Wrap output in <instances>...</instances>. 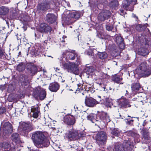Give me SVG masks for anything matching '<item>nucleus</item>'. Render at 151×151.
I'll return each instance as SVG.
<instances>
[{"instance_id":"1","label":"nucleus","mask_w":151,"mask_h":151,"mask_svg":"<svg viewBox=\"0 0 151 151\" xmlns=\"http://www.w3.org/2000/svg\"><path fill=\"white\" fill-rule=\"evenodd\" d=\"M31 138L35 145L38 148H42L48 145L45 136L41 132L36 131L33 132Z\"/></svg>"},{"instance_id":"2","label":"nucleus","mask_w":151,"mask_h":151,"mask_svg":"<svg viewBox=\"0 0 151 151\" xmlns=\"http://www.w3.org/2000/svg\"><path fill=\"white\" fill-rule=\"evenodd\" d=\"M63 58H61L60 60V65L63 66L64 68L66 69L68 72L72 73L76 75H78L79 73V69L78 66L80 64V60L77 59L76 63L69 62L63 64L62 62Z\"/></svg>"},{"instance_id":"3","label":"nucleus","mask_w":151,"mask_h":151,"mask_svg":"<svg viewBox=\"0 0 151 151\" xmlns=\"http://www.w3.org/2000/svg\"><path fill=\"white\" fill-rule=\"evenodd\" d=\"M94 116L92 114H90L87 117V119L91 121L93 123H94L95 121H102L104 123H107L110 121L111 120L109 116L105 112H102L100 113L96 116V119L94 118Z\"/></svg>"},{"instance_id":"4","label":"nucleus","mask_w":151,"mask_h":151,"mask_svg":"<svg viewBox=\"0 0 151 151\" xmlns=\"http://www.w3.org/2000/svg\"><path fill=\"white\" fill-rule=\"evenodd\" d=\"M139 69H137V74L140 76L147 77L151 74V68L145 62L141 63Z\"/></svg>"},{"instance_id":"5","label":"nucleus","mask_w":151,"mask_h":151,"mask_svg":"<svg viewBox=\"0 0 151 151\" xmlns=\"http://www.w3.org/2000/svg\"><path fill=\"white\" fill-rule=\"evenodd\" d=\"M2 127L1 128L0 135L3 136L7 135L13 132L12 127V124L8 122L2 123Z\"/></svg>"},{"instance_id":"6","label":"nucleus","mask_w":151,"mask_h":151,"mask_svg":"<svg viewBox=\"0 0 151 151\" xmlns=\"http://www.w3.org/2000/svg\"><path fill=\"white\" fill-rule=\"evenodd\" d=\"M83 135L79 133L78 131L73 129L70 130L65 134V137L70 140H75L83 137Z\"/></svg>"},{"instance_id":"7","label":"nucleus","mask_w":151,"mask_h":151,"mask_svg":"<svg viewBox=\"0 0 151 151\" xmlns=\"http://www.w3.org/2000/svg\"><path fill=\"white\" fill-rule=\"evenodd\" d=\"M123 145L125 147H122V145L119 143H116L113 149L114 151H129L131 149L130 146L131 144L130 143L129 141L125 140L124 142Z\"/></svg>"},{"instance_id":"8","label":"nucleus","mask_w":151,"mask_h":151,"mask_svg":"<svg viewBox=\"0 0 151 151\" xmlns=\"http://www.w3.org/2000/svg\"><path fill=\"white\" fill-rule=\"evenodd\" d=\"M33 95L36 99L43 100L46 97V92L44 90L38 87L35 90Z\"/></svg>"},{"instance_id":"9","label":"nucleus","mask_w":151,"mask_h":151,"mask_svg":"<svg viewBox=\"0 0 151 151\" xmlns=\"http://www.w3.org/2000/svg\"><path fill=\"white\" fill-rule=\"evenodd\" d=\"M106 139V133L104 132H99L96 134V139L97 143L99 145L104 144Z\"/></svg>"},{"instance_id":"10","label":"nucleus","mask_w":151,"mask_h":151,"mask_svg":"<svg viewBox=\"0 0 151 151\" xmlns=\"http://www.w3.org/2000/svg\"><path fill=\"white\" fill-rule=\"evenodd\" d=\"M0 147L6 151H15V147L12 143L5 141L1 143Z\"/></svg>"},{"instance_id":"11","label":"nucleus","mask_w":151,"mask_h":151,"mask_svg":"<svg viewBox=\"0 0 151 151\" xmlns=\"http://www.w3.org/2000/svg\"><path fill=\"white\" fill-rule=\"evenodd\" d=\"M117 102L120 107L126 108L131 106L129 101L123 96H122L120 99H118Z\"/></svg>"},{"instance_id":"12","label":"nucleus","mask_w":151,"mask_h":151,"mask_svg":"<svg viewBox=\"0 0 151 151\" xmlns=\"http://www.w3.org/2000/svg\"><path fill=\"white\" fill-rule=\"evenodd\" d=\"M19 128V129H22L26 134L32 130L33 129V127L29 123L23 122L20 125Z\"/></svg>"},{"instance_id":"13","label":"nucleus","mask_w":151,"mask_h":151,"mask_svg":"<svg viewBox=\"0 0 151 151\" xmlns=\"http://www.w3.org/2000/svg\"><path fill=\"white\" fill-rule=\"evenodd\" d=\"M110 15L111 13L109 11L104 10L99 14L98 19L100 21H104L109 18Z\"/></svg>"},{"instance_id":"14","label":"nucleus","mask_w":151,"mask_h":151,"mask_svg":"<svg viewBox=\"0 0 151 151\" xmlns=\"http://www.w3.org/2000/svg\"><path fill=\"white\" fill-rule=\"evenodd\" d=\"M86 105L89 107H93L98 104V102L94 99L91 98H86L85 100Z\"/></svg>"},{"instance_id":"15","label":"nucleus","mask_w":151,"mask_h":151,"mask_svg":"<svg viewBox=\"0 0 151 151\" xmlns=\"http://www.w3.org/2000/svg\"><path fill=\"white\" fill-rule=\"evenodd\" d=\"M38 30L41 32H50L51 31V28L47 24L42 23L40 24Z\"/></svg>"},{"instance_id":"16","label":"nucleus","mask_w":151,"mask_h":151,"mask_svg":"<svg viewBox=\"0 0 151 151\" xmlns=\"http://www.w3.org/2000/svg\"><path fill=\"white\" fill-rule=\"evenodd\" d=\"M76 122L75 117L70 115L66 116L64 118V122L68 125H73Z\"/></svg>"},{"instance_id":"17","label":"nucleus","mask_w":151,"mask_h":151,"mask_svg":"<svg viewBox=\"0 0 151 151\" xmlns=\"http://www.w3.org/2000/svg\"><path fill=\"white\" fill-rule=\"evenodd\" d=\"M56 19V17L52 14L49 13L47 15L46 17V21L50 23H53L54 22Z\"/></svg>"},{"instance_id":"18","label":"nucleus","mask_w":151,"mask_h":151,"mask_svg":"<svg viewBox=\"0 0 151 151\" xmlns=\"http://www.w3.org/2000/svg\"><path fill=\"white\" fill-rule=\"evenodd\" d=\"M116 41L119 47L121 49H123L124 47L123 42V40L122 37L120 36H117L116 37Z\"/></svg>"},{"instance_id":"19","label":"nucleus","mask_w":151,"mask_h":151,"mask_svg":"<svg viewBox=\"0 0 151 151\" xmlns=\"http://www.w3.org/2000/svg\"><path fill=\"white\" fill-rule=\"evenodd\" d=\"M31 112L33 113L32 116L35 118L38 117L39 114L40 113V111L38 107H35L32 106L31 109Z\"/></svg>"},{"instance_id":"20","label":"nucleus","mask_w":151,"mask_h":151,"mask_svg":"<svg viewBox=\"0 0 151 151\" xmlns=\"http://www.w3.org/2000/svg\"><path fill=\"white\" fill-rule=\"evenodd\" d=\"M63 55H66V58L67 59L70 60H74L76 55V54L75 53V51H73V52L66 51V54H65L64 52H63Z\"/></svg>"},{"instance_id":"21","label":"nucleus","mask_w":151,"mask_h":151,"mask_svg":"<svg viewBox=\"0 0 151 151\" xmlns=\"http://www.w3.org/2000/svg\"><path fill=\"white\" fill-rule=\"evenodd\" d=\"M59 86L57 83H50L49 86V90L52 92H56L59 89Z\"/></svg>"},{"instance_id":"22","label":"nucleus","mask_w":151,"mask_h":151,"mask_svg":"<svg viewBox=\"0 0 151 151\" xmlns=\"http://www.w3.org/2000/svg\"><path fill=\"white\" fill-rule=\"evenodd\" d=\"M138 54L143 56H145L148 54V50L145 48L141 47L138 50Z\"/></svg>"},{"instance_id":"23","label":"nucleus","mask_w":151,"mask_h":151,"mask_svg":"<svg viewBox=\"0 0 151 151\" xmlns=\"http://www.w3.org/2000/svg\"><path fill=\"white\" fill-rule=\"evenodd\" d=\"M68 16L70 17L71 18L78 19L80 17V14L78 12L75 11L70 13Z\"/></svg>"},{"instance_id":"24","label":"nucleus","mask_w":151,"mask_h":151,"mask_svg":"<svg viewBox=\"0 0 151 151\" xmlns=\"http://www.w3.org/2000/svg\"><path fill=\"white\" fill-rule=\"evenodd\" d=\"M12 140L16 143H19L20 142V137L19 135L17 133H14L11 136Z\"/></svg>"},{"instance_id":"25","label":"nucleus","mask_w":151,"mask_h":151,"mask_svg":"<svg viewBox=\"0 0 151 151\" xmlns=\"http://www.w3.org/2000/svg\"><path fill=\"white\" fill-rule=\"evenodd\" d=\"M9 8L5 6H1L0 7V15H5L6 14L9 12Z\"/></svg>"},{"instance_id":"26","label":"nucleus","mask_w":151,"mask_h":151,"mask_svg":"<svg viewBox=\"0 0 151 151\" xmlns=\"http://www.w3.org/2000/svg\"><path fill=\"white\" fill-rule=\"evenodd\" d=\"M122 78L120 76L116 75L112 77V80L115 83H120V84H123V83L121 82Z\"/></svg>"},{"instance_id":"27","label":"nucleus","mask_w":151,"mask_h":151,"mask_svg":"<svg viewBox=\"0 0 151 151\" xmlns=\"http://www.w3.org/2000/svg\"><path fill=\"white\" fill-rule=\"evenodd\" d=\"M20 77L22 78V80H21V81H22V84L24 86L27 85L28 82V76L23 74Z\"/></svg>"},{"instance_id":"28","label":"nucleus","mask_w":151,"mask_h":151,"mask_svg":"<svg viewBox=\"0 0 151 151\" xmlns=\"http://www.w3.org/2000/svg\"><path fill=\"white\" fill-rule=\"evenodd\" d=\"M140 87V85L139 83H134L131 86V88L132 91L135 92L138 91Z\"/></svg>"},{"instance_id":"29","label":"nucleus","mask_w":151,"mask_h":151,"mask_svg":"<svg viewBox=\"0 0 151 151\" xmlns=\"http://www.w3.org/2000/svg\"><path fill=\"white\" fill-rule=\"evenodd\" d=\"M29 71L32 74H35L37 71V67L34 65L31 66L30 68H28Z\"/></svg>"},{"instance_id":"30","label":"nucleus","mask_w":151,"mask_h":151,"mask_svg":"<svg viewBox=\"0 0 151 151\" xmlns=\"http://www.w3.org/2000/svg\"><path fill=\"white\" fill-rule=\"evenodd\" d=\"M98 55L99 58L102 60L105 59L107 57V54L105 52H99Z\"/></svg>"},{"instance_id":"31","label":"nucleus","mask_w":151,"mask_h":151,"mask_svg":"<svg viewBox=\"0 0 151 151\" xmlns=\"http://www.w3.org/2000/svg\"><path fill=\"white\" fill-rule=\"evenodd\" d=\"M17 70L19 72L23 71L25 69V66L23 63L19 64L17 67Z\"/></svg>"},{"instance_id":"32","label":"nucleus","mask_w":151,"mask_h":151,"mask_svg":"<svg viewBox=\"0 0 151 151\" xmlns=\"http://www.w3.org/2000/svg\"><path fill=\"white\" fill-rule=\"evenodd\" d=\"M123 7L125 8H127V7L129 6L130 5V0H126L123 1Z\"/></svg>"},{"instance_id":"33","label":"nucleus","mask_w":151,"mask_h":151,"mask_svg":"<svg viewBox=\"0 0 151 151\" xmlns=\"http://www.w3.org/2000/svg\"><path fill=\"white\" fill-rule=\"evenodd\" d=\"M86 73L88 74L93 75V73L95 71L94 69L92 67L87 68Z\"/></svg>"},{"instance_id":"34","label":"nucleus","mask_w":151,"mask_h":151,"mask_svg":"<svg viewBox=\"0 0 151 151\" xmlns=\"http://www.w3.org/2000/svg\"><path fill=\"white\" fill-rule=\"evenodd\" d=\"M143 138L146 140H149L150 137L149 136V133L147 132H144L143 134Z\"/></svg>"},{"instance_id":"35","label":"nucleus","mask_w":151,"mask_h":151,"mask_svg":"<svg viewBox=\"0 0 151 151\" xmlns=\"http://www.w3.org/2000/svg\"><path fill=\"white\" fill-rule=\"evenodd\" d=\"M49 5L48 4H46L42 5L41 7V9L43 10L47 9L49 8Z\"/></svg>"},{"instance_id":"36","label":"nucleus","mask_w":151,"mask_h":151,"mask_svg":"<svg viewBox=\"0 0 151 151\" xmlns=\"http://www.w3.org/2000/svg\"><path fill=\"white\" fill-rule=\"evenodd\" d=\"M111 3L113 6H117L118 5V1L116 0H112L111 1Z\"/></svg>"},{"instance_id":"37","label":"nucleus","mask_w":151,"mask_h":151,"mask_svg":"<svg viewBox=\"0 0 151 151\" xmlns=\"http://www.w3.org/2000/svg\"><path fill=\"white\" fill-rule=\"evenodd\" d=\"M119 133V131L116 129H114L111 132V133L115 136H117Z\"/></svg>"},{"instance_id":"38","label":"nucleus","mask_w":151,"mask_h":151,"mask_svg":"<svg viewBox=\"0 0 151 151\" xmlns=\"http://www.w3.org/2000/svg\"><path fill=\"white\" fill-rule=\"evenodd\" d=\"M106 30L108 31L111 30L113 29V27L112 26L109 25L108 24H107L106 25Z\"/></svg>"},{"instance_id":"39","label":"nucleus","mask_w":151,"mask_h":151,"mask_svg":"<svg viewBox=\"0 0 151 151\" xmlns=\"http://www.w3.org/2000/svg\"><path fill=\"white\" fill-rule=\"evenodd\" d=\"M83 86V85H82L81 84L79 83L77 85V86L78 87V88L76 90V91H81L82 90V86Z\"/></svg>"},{"instance_id":"40","label":"nucleus","mask_w":151,"mask_h":151,"mask_svg":"<svg viewBox=\"0 0 151 151\" xmlns=\"http://www.w3.org/2000/svg\"><path fill=\"white\" fill-rule=\"evenodd\" d=\"M105 104L107 107H111L112 104L111 102H109L108 101H106L105 103Z\"/></svg>"},{"instance_id":"41","label":"nucleus","mask_w":151,"mask_h":151,"mask_svg":"<svg viewBox=\"0 0 151 151\" xmlns=\"http://www.w3.org/2000/svg\"><path fill=\"white\" fill-rule=\"evenodd\" d=\"M6 111L5 108L4 107H1L0 108V114L4 113Z\"/></svg>"},{"instance_id":"42","label":"nucleus","mask_w":151,"mask_h":151,"mask_svg":"<svg viewBox=\"0 0 151 151\" xmlns=\"http://www.w3.org/2000/svg\"><path fill=\"white\" fill-rule=\"evenodd\" d=\"M4 50L0 48V58L4 55Z\"/></svg>"},{"instance_id":"43","label":"nucleus","mask_w":151,"mask_h":151,"mask_svg":"<svg viewBox=\"0 0 151 151\" xmlns=\"http://www.w3.org/2000/svg\"><path fill=\"white\" fill-rule=\"evenodd\" d=\"M96 36L97 37L99 38L100 39H103L104 38L103 35L100 33H98Z\"/></svg>"},{"instance_id":"44","label":"nucleus","mask_w":151,"mask_h":151,"mask_svg":"<svg viewBox=\"0 0 151 151\" xmlns=\"http://www.w3.org/2000/svg\"><path fill=\"white\" fill-rule=\"evenodd\" d=\"M133 122V120H130L129 121H128L127 122V124H132V122Z\"/></svg>"},{"instance_id":"45","label":"nucleus","mask_w":151,"mask_h":151,"mask_svg":"<svg viewBox=\"0 0 151 151\" xmlns=\"http://www.w3.org/2000/svg\"><path fill=\"white\" fill-rule=\"evenodd\" d=\"M54 68L55 69V71L56 72L58 73H59L60 69L58 68Z\"/></svg>"},{"instance_id":"46","label":"nucleus","mask_w":151,"mask_h":151,"mask_svg":"<svg viewBox=\"0 0 151 151\" xmlns=\"http://www.w3.org/2000/svg\"><path fill=\"white\" fill-rule=\"evenodd\" d=\"M30 151H40L38 149H31L30 150Z\"/></svg>"},{"instance_id":"47","label":"nucleus","mask_w":151,"mask_h":151,"mask_svg":"<svg viewBox=\"0 0 151 151\" xmlns=\"http://www.w3.org/2000/svg\"><path fill=\"white\" fill-rule=\"evenodd\" d=\"M22 28L24 31H25L27 29V27L26 26H23L22 27Z\"/></svg>"},{"instance_id":"48","label":"nucleus","mask_w":151,"mask_h":151,"mask_svg":"<svg viewBox=\"0 0 151 151\" xmlns=\"http://www.w3.org/2000/svg\"><path fill=\"white\" fill-rule=\"evenodd\" d=\"M64 37L66 38V37L65 36H63V37L62 38V39L61 40V41L62 42H64L65 41L64 40Z\"/></svg>"},{"instance_id":"49","label":"nucleus","mask_w":151,"mask_h":151,"mask_svg":"<svg viewBox=\"0 0 151 151\" xmlns=\"http://www.w3.org/2000/svg\"><path fill=\"white\" fill-rule=\"evenodd\" d=\"M93 86H92L91 87H92ZM88 87V91L90 90H91V89L92 88V87H90L89 86H86V89Z\"/></svg>"},{"instance_id":"50","label":"nucleus","mask_w":151,"mask_h":151,"mask_svg":"<svg viewBox=\"0 0 151 151\" xmlns=\"http://www.w3.org/2000/svg\"><path fill=\"white\" fill-rule=\"evenodd\" d=\"M132 15L133 17L136 18L137 19L138 18L137 17L135 14H133Z\"/></svg>"},{"instance_id":"51","label":"nucleus","mask_w":151,"mask_h":151,"mask_svg":"<svg viewBox=\"0 0 151 151\" xmlns=\"http://www.w3.org/2000/svg\"><path fill=\"white\" fill-rule=\"evenodd\" d=\"M146 124V122L145 121L143 124V126H144Z\"/></svg>"},{"instance_id":"52","label":"nucleus","mask_w":151,"mask_h":151,"mask_svg":"<svg viewBox=\"0 0 151 151\" xmlns=\"http://www.w3.org/2000/svg\"><path fill=\"white\" fill-rule=\"evenodd\" d=\"M145 46L146 47H147H147H149L150 46H149V44H147H147H145Z\"/></svg>"},{"instance_id":"53","label":"nucleus","mask_w":151,"mask_h":151,"mask_svg":"<svg viewBox=\"0 0 151 151\" xmlns=\"http://www.w3.org/2000/svg\"><path fill=\"white\" fill-rule=\"evenodd\" d=\"M136 27L137 29V28L138 27H140V26L139 25H137L136 26Z\"/></svg>"},{"instance_id":"54","label":"nucleus","mask_w":151,"mask_h":151,"mask_svg":"<svg viewBox=\"0 0 151 151\" xmlns=\"http://www.w3.org/2000/svg\"><path fill=\"white\" fill-rule=\"evenodd\" d=\"M120 11H121V13H123V12H124V11L123 10H120Z\"/></svg>"},{"instance_id":"55","label":"nucleus","mask_w":151,"mask_h":151,"mask_svg":"<svg viewBox=\"0 0 151 151\" xmlns=\"http://www.w3.org/2000/svg\"><path fill=\"white\" fill-rule=\"evenodd\" d=\"M97 83L99 84V85L100 86H101V85H102V83Z\"/></svg>"},{"instance_id":"56","label":"nucleus","mask_w":151,"mask_h":151,"mask_svg":"<svg viewBox=\"0 0 151 151\" xmlns=\"http://www.w3.org/2000/svg\"><path fill=\"white\" fill-rule=\"evenodd\" d=\"M53 122L54 124H55L56 122V121L53 120Z\"/></svg>"},{"instance_id":"57","label":"nucleus","mask_w":151,"mask_h":151,"mask_svg":"<svg viewBox=\"0 0 151 151\" xmlns=\"http://www.w3.org/2000/svg\"><path fill=\"white\" fill-rule=\"evenodd\" d=\"M149 149L151 150V145L149 147Z\"/></svg>"},{"instance_id":"58","label":"nucleus","mask_w":151,"mask_h":151,"mask_svg":"<svg viewBox=\"0 0 151 151\" xmlns=\"http://www.w3.org/2000/svg\"><path fill=\"white\" fill-rule=\"evenodd\" d=\"M149 105L150 106H151V102H150V104H149Z\"/></svg>"},{"instance_id":"59","label":"nucleus","mask_w":151,"mask_h":151,"mask_svg":"<svg viewBox=\"0 0 151 151\" xmlns=\"http://www.w3.org/2000/svg\"><path fill=\"white\" fill-rule=\"evenodd\" d=\"M126 91L127 94H128V91Z\"/></svg>"},{"instance_id":"60","label":"nucleus","mask_w":151,"mask_h":151,"mask_svg":"<svg viewBox=\"0 0 151 151\" xmlns=\"http://www.w3.org/2000/svg\"><path fill=\"white\" fill-rule=\"evenodd\" d=\"M98 97H99V98H101V96H98Z\"/></svg>"},{"instance_id":"61","label":"nucleus","mask_w":151,"mask_h":151,"mask_svg":"<svg viewBox=\"0 0 151 151\" xmlns=\"http://www.w3.org/2000/svg\"><path fill=\"white\" fill-rule=\"evenodd\" d=\"M19 54L21 53V52H19Z\"/></svg>"},{"instance_id":"62","label":"nucleus","mask_w":151,"mask_h":151,"mask_svg":"<svg viewBox=\"0 0 151 151\" xmlns=\"http://www.w3.org/2000/svg\"><path fill=\"white\" fill-rule=\"evenodd\" d=\"M82 94L83 95H84V94H83V93H82Z\"/></svg>"},{"instance_id":"63","label":"nucleus","mask_w":151,"mask_h":151,"mask_svg":"<svg viewBox=\"0 0 151 151\" xmlns=\"http://www.w3.org/2000/svg\"><path fill=\"white\" fill-rule=\"evenodd\" d=\"M35 36H36V34H35Z\"/></svg>"},{"instance_id":"64","label":"nucleus","mask_w":151,"mask_h":151,"mask_svg":"<svg viewBox=\"0 0 151 151\" xmlns=\"http://www.w3.org/2000/svg\"><path fill=\"white\" fill-rule=\"evenodd\" d=\"M145 38V39L146 40V38Z\"/></svg>"}]
</instances>
